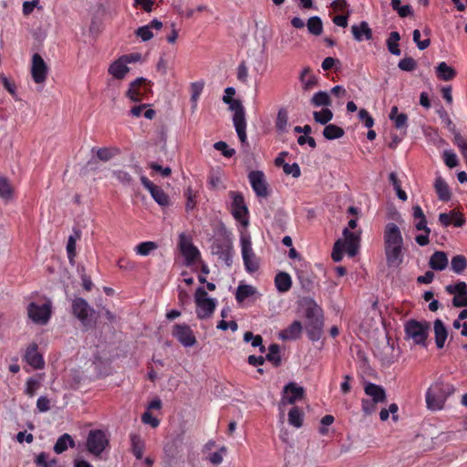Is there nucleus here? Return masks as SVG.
<instances>
[{
    "label": "nucleus",
    "mask_w": 467,
    "mask_h": 467,
    "mask_svg": "<svg viewBox=\"0 0 467 467\" xmlns=\"http://www.w3.org/2000/svg\"><path fill=\"white\" fill-rule=\"evenodd\" d=\"M361 233V230L351 232L348 228H345L343 230L344 240L338 239L334 244L332 259L335 262H340L343 258L344 249L350 257L355 256L359 249Z\"/></svg>",
    "instance_id": "obj_1"
},
{
    "label": "nucleus",
    "mask_w": 467,
    "mask_h": 467,
    "mask_svg": "<svg viewBox=\"0 0 467 467\" xmlns=\"http://www.w3.org/2000/svg\"><path fill=\"white\" fill-rule=\"evenodd\" d=\"M223 101L229 105L230 110L234 112L233 122L240 141L242 143H246L245 111L242 102L238 99H234L231 97H223Z\"/></svg>",
    "instance_id": "obj_2"
},
{
    "label": "nucleus",
    "mask_w": 467,
    "mask_h": 467,
    "mask_svg": "<svg viewBox=\"0 0 467 467\" xmlns=\"http://www.w3.org/2000/svg\"><path fill=\"white\" fill-rule=\"evenodd\" d=\"M306 329L308 337L312 341H317L321 337V332L324 325L323 312L321 307L318 306L315 302H312L311 306H309L306 309Z\"/></svg>",
    "instance_id": "obj_3"
},
{
    "label": "nucleus",
    "mask_w": 467,
    "mask_h": 467,
    "mask_svg": "<svg viewBox=\"0 0 467 467\" xmlns=\"http://www.w3.org/2000/svg\"><path fill=\"white\" fill-rule=\"evenodd\" d=\"M453 388L450 384L436 382L431 385L426 393V403L428 409H441L448 396L453 392Z\"/></svg>",
    "instance_id": "obj_4"
},
{
    "label": "nucleus",
    "mask_w": 467,
    "mask_h": 467,
    "mask_svg": "<svg viewBox=\"0 0 467 467\" xmlns=\"http://www.w3.org/2000/svg\"><path fill=\"white\" fill-rule=\"evenodd\" d=\"M241 254L246 272L253 274L258 271L260 266L259 258L256 256L249 234L243 233L240 236Z\"/></svg>",
    "instance_id": "obj_5"
},
{
    "label": "nucleus",
    "mask_w": 467,
    "mask_h": 467,
    "mask_svg": "<svg viewBox=\"0 0 467 467\" xmlns=\"http://www.w3.org/2000/svg\"><path fill=\"white\" fill-rule=\"evenodd\" d=\"M194 301L196 305V316L199 319L210 318L215 311L217 301L208 296L203 287H198L195 291Z\"/></svg>",
    "instance_id": "obj_6"
},
{
    "label": "nucleus",
    "mask_w": 467,
    "mask_h": 467,
    "mask_svg": "<svg viewBox=\"0 0 467 467\" xmlns=\"http://www.w3.org/2000/svg\"><path fill=\"white\" fill-rule=\"evenodd\" d=\"M406 338L410 339L416 345L425 346L430 326L427 322L409 320L405 324Z\"/></svg>",
    "instance_id": "obj_7"
},
{
    "label": "nucleus",
    "mask_w": 467,
    "mask_h": 467,
    "mask_svg": "<svg viewBox=\"0 0 467 467\" xmlns=\"http://www.w3.org/2000/svg\"><path fill=\"white\" fill-rule=\"evenodd\" d=\"M109 440L106 432L101 430H90L87 437V450L92 455L99 457L109 446Z\"/></svg>",
    "instance_id": "obj_8"
},
{
    "label": "nucleus",
    "mask_w": 467,
    "mask_h": 467,
    "mask_svg": "<svg viewBox=\"0 0 467 467\" xmlns=\"http://www.w3.org/2000/svg\"><path fill=\"white\" fill-rule=\"evenodd\" d=\"M229 196L232 199L231 213L234 218L238 221L243 226L246 227L249 223L248 208L244 202V196L239 192H229Z\"/></svg>",
    "instance_id": "obj_9"
},
{
    "label": "nucleus",
    "mask_w": 467,
    "mask_h": 467,
    "mask_svg": "<svg viewBox=\"0 0 467 467\" xmlns=\"http://www.w3.org/2000/svg\"><path fill=\"white\" fill-rule=\"evenodd\" d=\"M52 314V303L50 300H47L43 304H38L36 302H31L27 306V315L28 317L35 323L38 325H46Z\"/></svg>",
    "instance_id": "obj_10"
},
{
    "label": "nucleus",
    "mask_w": 467,
    "mask_h": 467,
    "mask_svg": "<svg viewBox=\"0 0 467 467\" xmlns=\"http://www.w3.org/2000/svg\"><path fill=\"white\" fill-rule=\"evenodd\" d=\"M212 254L217 255L227 266L233 264L234 246L229 239H216L211 246Z\"/></svg>",
    "instance_id": "obj_11"
},
{
    "label": "nucleus",
    "mask_w": 467,
    "mask_h": 467,
    "mask_svg": "<svg viewBox=\"0 0 467 467\" xmlns=\"http://www.w3.org/2000/svg\"><path fill=\"white\" fill-rule=\"evenodd\" d=\"M179 248L185 259L186 265H192L200 257L198 248L193 245L192 239L183 233L179 235Z\"/></svg>",
    "instance_id": "obj_12"
},
{
    "label": "nucleus",
    "mask_w": 467,
    "mask_h": 467,
    "mask_svg": "<svg viewBox=\"0 0 467 467\" xmlns=\"http://www.w3.org/2000/svg\"><path fill=\"white\" fill-rule=\"evenodd\" d=\"M172 336L184 347L192 348L196 343V337L190 327L186 324H176L173 326Z\"/></svg>",
    "instance_id": "obj_13"
},
{
    "label": "nucleus",
    "mask_w": 467,
    "mask_h": 467,
    "mask_svg": "<svg viewBox=\"0 0 467 467\" xmlns=\"http://www.w3.org/2000/svg\"><path fill=\"white\" fill-rule=\"evenodd\" d=\"M30 72L35 83L42 84L47 80L48 67L42 57L37 53L32 56Z\"/></svg>",
    "instance_id": "obj_14"
},
{
    "label": "nucleus",
    "mask_w": 467,
    "mask_h": 467,
    "mask_svg": "<svg viewBox=\"0 0 467 467\" xmlns=\"http://www.w3.org/2000/svg\"><path fill=\"white\" fill-rule=\"evenodd\" d=\"M448 294L453 295L452 305L456 307L467 306V284L463 281L448 285L445 287Z\"/></svg>",
    "instance_id": "obj_15"
},
{
    "label": "nucleus",
    "mask_w": 467,
    "mask_h": 467,
    "mask_svg": "<svg viewBox=\"0 0 467 467\" xmlns=\"http://www.w3.org/2000/svg\"><path fill=\"white\" fill-rule=\"evenodd\" d=\"M72 311L74 316L82 323L83 326H88L90 323L89 317L92 316L94 310L89 306L88 302L78 297L72 302Z\"/></svg>",
    "instance_id": "obj_16"
},
{
    "label": "nucleus",
    "mask_w": 467,
    "mask_h": 467,
    "mask_svg": "<svg viewBox=\"0 0 467 467\" xmlns=\"http://www.w3.org/2000/svg\"><path fill=\"white\" fill-rule=\"evenodd\" d=\"M248 179L256 196L265 198L269 195L267 183L263 171H253L248 174Z\"/></svg>",
    "instance_id": "obj_17"
},
{
    "label": "nucleus",
    "mask_w": 467,
    "mask_h": 467,
    "mask_svg": "<svg viewBox=\"0 0 467 467\" xmlns=\"http://www.w3.org/2000/svg\"><path fill=\"white\" fill-rule=\"evenodd\" d=\"M142 185L150 192L154 201L161 206H167L170 202L169 196L163 192L161 188L151 182L147 177L140 178Z\"/></svg>",
    "instance_id": "obj_18"
},
{
    "label": "nucleus",
    "mask_w": 467,
    "mask_h": 467,
    "mask_svg": "<svg viewBox=\"0 0 467 467\" xmlns=\"http://www.w3.org/2000/svg\"><path fill=\"white\" fill-rule=\"evenodd\" d=\"M146 78H138L130 84V88L126 92V96L133 102H140L144 99L146 93V88L143 87Z\"/></svg>",
    "instance_id": "obj_19"
},
{
    "label": "nucleus",
    "mask_w": 467,
    "mask_h": 467,
    "mask_svg": "<svg viewBox=\"0 0 467 467\" xmlns=\"http://www.w3.org/2000/svg\"><path fill=\"white\" fill-rule=\"evenodd\" d=\"M304 389L302 387L297 386L295 383L288 384L285 389L283 394V404L285 405H293L296 401L303 399L304 396Z\"/></svg>",
    "instance_id": "obj_20"
},
{
    "label": "nucleus",
    "mask_w": 467,
    "mask_h": 467,
    "mask_svg": "<svg viewBox=\"0 0 467 467\" xmlns=\"http://www.w3.org/2000/svg\"><path fill=\"white\" fill-rule=\"evenodd\" d=\"M385 246L403 245V239L399 227L389 223L386 225L384 232Z\"/></svg>",
    "instance_id": "obj_21"
},
{
    "label": "nucleus",
    "mask_w": 467,
    "mask_h": 467,
    "mask_svg": "<svg viewBox=\"0 0 467 467\" xmlns=\"http://www.w3.org/2000/svg\"><path fill=\"white\" fill-rule=\"evenodd\" d=\"M439 222L443 227L452 224L455 227H462L465 223L463 214L456 210L450 213H442L439 214Z\"/></svg>",
    "instance_id": "obj_22"
},
{
    "label": "nucleus",
    "mask_w": 467,
    "mask_h": 467,
    "mask_svg": "<svg viewBox=\"0 0 467 467\" xmlns=\"http://www.w3.org/2000/svg\"><path fill=\"white\" fill-rule=\"evenodd\" d=\"M26 362L36 369L44 367V359L42 355L37 351L36 344H31L26 350L24 357Z\"/></svg>",
    "instance_id": "obj_23"
},
{
    "label": "nucleus",
    "mask_w": 467,
    "mask_h": 467,
    "mask_svg": "<svg viewBox=\"0 0 467 467\" xmlns=\"http://www.w3.org/2000/svg\"><path fill=\"white\" fill-rule=\"evenodd\" d=\"M351 32L355 40L358 42H361L363 40H370L372 38V30L368 24L365 21L353 25L351 26Z\"/></svg>",
    "instance_id": "obj_24"
},
{
    "label": "nucleus",
    "mask_w": 467,
    "mask_h": 467,
    "mask_svg": "<svg viewBox=\"0 0 467 467\" xmlns=\"http://www.w3.org/2000/svg\"><path fill=\"white\" fill-rule=\"evenodd\" d=\"M109 73L116 79H123L130 71L126 62L119 57L109 67Z\"/></svg>",
    "instance_id": "obj_25"
},
{
    "label": "nucleus",
    "mask_w": 467,
    "mask_h": 467,
    "mask_svg": "<svg viewBox=\"0 0 467 467\" xmlns=\"http://www.w3.org/2000/svg\"><path fill=\"white\" fill-rule=\"evenodd\" d=\"M448 256L442 251L434 252L429 260V266L435 271H443L448 267Z\"/></svg>",
    "instance_id": "obj_26"
},
{
    "label": "nucleus",
    "mask_w": 467,
    "mask_h": 467,
    "mask_svg": "<svg viewBox=\"0 0 467 467\" xmlns=\"http://www.w3.org/2000/svg\"><path fill=\"white\" fill-rule=\"evenodd\" d=\"M389 266H399L402 262V245L385 246Z\"/></svg>",
    "instance_id": "obj_27"
},
{
    "label": "nucleus",
    "mask_w": 467,
    "mask_h": 467,
    "mask_svg": "<svg viewBox=\"0 0 467 467\" xmlns=\"http://www.w3.org/2000/svg\"><path fill=\"white\" fill-rule=\"evenodd\" d=\"M364 390L365 393L371 398L374 403L383 402L386 400L385 389L379 385L367 383Z\"/></svg>",
    "instance_id": "obj_28"
},
{
    "label": "nucleus",
    "mask_w": 467,
    "mask_h": 467,
    "mask_svg": "<svg viewBox=\"0 0 467 467\" xmlns=\"http://www.w3.org/2000/svg\"><path fill=\"white\" fill-rule=\"evenodd\" d=\"M299 80L304 90H311L317 85V78L312 74L310 67H306L302 69L299 75Z\"/></svg>",
    "instance_id": "obj_29"
},
{
    "label": "nucleus",
    "mask_w": 467,
    "mask_h": 467,
    "mask_svg": "<svg viewBox=\"0 0 467 467\" xmlns=\"http://www.w3.org/2000/svg\"><path fill=\"white\" fill-rule=\"evenodd\" d=\"M389 119L394 123L398 130H406L408 128V116L405 113H400L397 106H393L390 109Z\"/></svg>",
    "instance_id": "obj_30"
},
{
    "label": "nucleus",
    "mask_w": 467,
    "mask_h": 467,
    "mask_svg": "<svg viewBox=\"0 0 467 467\" xmlns=\"http://www.w3.org/2000/svg\"><path fill=\"white\" fill-rule=\"evenodd\" d=\"M302 333V325L299 321H294L288 327L280 332L279 337L284 340L297 339Z\"/></svg>",
    "instance_id": "obj_31"
},
{
    "label": "nucleus",
    "mask_w": 467,
    "mask_h": 467,
    "mask_svg": "<svg viewBox=\"0 0 467 467\" xmlns=\"http://www.w3.org/2000/svg\"><path fill=\"white\" fill-rule=\"evenodd\" d=\"M275 285L279 293H285L292 286V278L289 274L280 272L275 277Z\"/></svg>",
    "instance_id": "obj_32"
},
{
    "label": "nucleus",
    "mask_w": 467,
    "mask_h": 467,
    "mask_svg": "<svg viewBox=\"0 0 467 467\" xmlns=\"http://www.w3.org/2000/svg\"><path fill=\"white\" fill-rule=\"evenodd\" d=\"M434 334L437 348H442L448 337V332L445 326L440 319H437L434 322Z\"/></svg>",
    "instance_id": "obj_33"
},
{
    "label": "nucleus",
    "mask_w": 467,
    "mask_h": 467,
    "mask_svg": "<svg viewBox=\"0 0 467 467\" xmlns=\"http://www.w3.org/2000/svg\"><path fill=\"white\" fill-rule=\"evenodd\" d=\"M436 75L439 79L449 81L455 78L456 71L446 62H441L436 67Z\"/></svg>",
    "instance_id": "obj_34"
},
{
    "label": "nucleus",
    "mask_w": 467,
    "mask_h": 467,
    "mask_svg": "<svg viewBox=\"0 0 467 467\" xmlns=\"http://www.w3.org/2000/svg\"><path fill=\"white\" fill-rule=\"evenodd\" d=\"M130 443H131V451L136 459L140 460L143 456V451L145 449V443L141 440L140 436L136 433H131Z\"/></svg>",
    "instance_id": "obj_35"
},
{
    "label": "nucleus",
    "mask_w": 467,
    "mask_h": 467,
    "mask_svg": "<svg viewBox=\"0 0 467 467\" xmlns=\"http://www.w3.org/2000/svg\"><path fill=\"white\" fill-rule=\"evenodd\" d=\"M434 188L440 200L449 201L451 199V192L449 190L448 184L441 177L436 178Z\"/></svg>",
    "instance_id": "obj_36"
},
{
    "label": "nucleus",
    "mask_w": 467,
    "mask_h": 467,
    "mask_svg": "<svg viewBox=\"0 0 467 467\" xmlns=\"http://www.w3.org/2000/svg\"><path fill=\"white\" fill-rule=\"evenodd\" d=\"M68 446L74 447L75 442L69 434L65 433L57 439L54 445V451L60 454L67 451Z\"/></svg>",
    "instance_id": "obj_37"
},
{
    "label": "nucleus",
    "mask_w": 467,
    "mask_h": 467,
    "mask_svg": "<svg viewBox=\"0 0 467 467\" xmlns=\"http://www.w3.org/2000/svg\"><path fill=\"white\" fill-rule=\"evenodd\" d=\"M204 87L203 82H193L191 84V102L192 111L196 110L199 98Z\"/></svg>",
    "instance_id": "obj_38"
},
{
    "label": "nucleus",
    "mask_w": 467,
    "mask_h": 467,
    "mask_svg": "<svg viewBox=\"0 0 467 467\" xmlns=\"http://www.w3.org/2000/svg\"><path fill=\"white\" fill-rule=\"evenodd\" d=\"M13 187L5 177H0V198L6 202L13 198Z\"/></svg>",
    "instance_id": "obj_39"
},
{
    "label": "nucleus",
    "mask_w": 467,
    "mask_h": 467,
    "mask_svg": "<svg viewBox=\"0 0 467 467\" xmlns=\"http://www.w3.org/2000/svg\"><path fill=\"white\" fill-rule=\"evenodd\" d=\"M157 248H158V245L155 242L147 241V242H142V243H140L139 244H137L134 247V251L138 255L147 256L151 252L155 251Z\"/></svg>",
    "instance_id": "obj_40"
},
{
    "label": "nucleus",
    "mask_w": 467,
    "mask_h": 467,
    "mask_svg": "<svg viewBox=\"0 0 467 467\" xmlns=\"http://www.w3.org/2000/svg\"><path fill=\"white\" fill-rule=\"evenodd\" d=\"M467 267V259L464 255L458 254L451 258V268L455 274H462Z\"/></svg>",
    "instance_id": "obj_41"
},
{
    "label": "nucleus",
    "mask_w": 467,
    "mask_h": 467,
    "mask_svg": "<svg viewBox=\"0 0 467 467\" xmlns=\"http://www.w3.org/2000/svg\"><path fill=\"white\" fill-rule=\"evenodd\" d=\"M323 135L327 140H335L343 137L344 130L335 124H328L323 130Z\"/></svg>",
    "instance_id": "obj_42"
},
{
    "label": "nucleus",
    "mask_w": 467,
    "mask_h": 467,
    "mask_svg": "<svg viewBox=\"0 0 467 467\" xmlns=\"http://www.w3.org/2000/svg\"><path fill=\"white\" fill-rule=\"evenodd\" d=\"M288 126V112L285 109L282 108L278 110L275 128L279 132H285Z\"/></svg>",
    "instance_id": "obj_43"
},
{
    "label": "nucleus",
    "mask_w": 467,
    "mask_h": 467,
    "mask_svg": "<svg viewBox=\"0 0 467 467\" xmlns=\"http://www.w3.org/2000/svg\"><path fill=\"white\" fill-rule=\"evenodd\" d=\"M307 30L314 36H320L323 32V23L318 16H312L306 23Z\"/></svg>",
    "instance_id": "obj_44"
},
{
    "label": "nucleus",
    "mask_w": 467,
    "mask_h": 467,
    "mask_svg": "<svg viewBox=\"0 0 467 467\" xmlns=\"http://www.w3.org/2000/svg\"><path fill=\"white\" fill-rule=\"evenodd\" d=\"M311 103L315 107H327L331 105V99L327 92L318 91L313 95L311 99Z\"/></svg>",
    "instance_id": "obj_45"
},
{
    "label": "nucleus",
    "mask_w": 467,
    "mask_h": 467,
    "mask_svg": "<svg viewBox=\"0 0 467 467\" xmlns=\"http://www.w3.org/2000/svg\"><path fill=\"white\" fill-rule=\"evenodd\" d=\"M400 39V34L398 32L394 31L389 34V36L387 40V47H388L389 51L395 56L400 55V49L399 47Z\"/></svg>",
    "instance_id": "obj_46"
},
{
    "label": "nucleus",
    "mask_w": 467,
    "mask_h": 467,
    "mask_svg": "<svg viewBox=\"0 0 467 467\" xmlns=\"http://www.w3.org/2000/svg\"><path fill=\"white\" fill-rule=\"evenodd\" d=\"M80 238V232L74 231V234L70 235L67 239V253L70 262H73L76 256V243Z\"/></svg>",
    "instance_id": "obj_47"
},
{
    "label": "nucleus",
    "mask_w": 467,
    "mask_h": 467,
    "mask_svg": "<svg viewBox=\"0 0 467 467\" xmlns=\"http://www.w3.org/2000/svg\"><path fill=\"white\" fill-rule=\"evenodd\" d=\"M255 293V289L249 285H240L237 287L235 293V298L238 302L244 301L247 297L253 296Z\"/></svg>",
    "instance_id": "obj_48"
},
{
    "label": "nucleus",
    "mask_w": 467,
    "mask_h": 467,
    "mask_svg": "<svg viewBox=\"0 0 467 467\" xmlns=\"http://www.w3.org/2000/svg\"><path fill=\"white\" fill-rule=\"evenodd\" d=\"M266 359L272 362L275 366H279L281 362L280 348L277 344H272L268 348Z\"/></svg>",
    "instance_id": "obj_49"
},
{
    "label": "nucleus",
    "mask_w": 467,
    "mask_h": 467,
    "mask_svg": "<svg viewBox=\"0 0 467 467\" xmlns=\"http://www.w3.org/2000/svg\"><path fill=\"white\" fill-rule=\"evenodd\" d=\"M314 119L322 125H326L333 119V113L329 109H323L313 113Z\"/></svg>",
    "instance_id": "obj_50"
},
{
    "label": "nucleus",
    "mask_w": 467,
    "mask_h": 467,
    "mask_svg": "<svg viewBox=\"0 0 467 467\" xmlns=\"http://www.w3.org/2000/svg\"><path fill=\"white\" fill-rule=\"evenodd\" d=\"M304 416L303 410H289L288 422L296 428H300L303 425Z\"/></svg>",
    "instance_id": "obj_51"
},
{
    "label": "nucleus",
    "mask_w": 467,
    "mask_h": 467,
    "mask_svg": "<svg viewBox=\"0 0 467 467\" xmlns=\"http://www.w3.org/2000/svg\"><path fill=\"white\" fill-rule=\"evenodd\" d=\"M391 6L395 11L398 12L400 17H406L412 14L410 5H401L400 0H391Z\"/></svg>",
    "instance_id": "obj_52"
},
{
    "label": "nucleus",
    "mask_w": 467,
    "mask_h": 467,
    "mask_svg": "<svg viewBox=\"0 0 467 467\" xmlns=\"http://www.w3.org/2000/svg\"><path fill=\"white\" fill-rule=\"evenodd\" d=\"M186 197L185 208L187 211H192L196 206L197 192L192 187H188L184 192Z\"/></svg>",
    "instance_id": "obj_53"
},
{
    "label": "nucleus",
    "mask_w": 467,
    "mask_h": 467,
    "mask_svg": "<svg viewBox=\"0 0 467 467\" xmlns=\"http://www.w3.org/2000/svg\"><path fill=\"white\" fill-rule=\"evenodd\" d=\"M119 153L118 149H109V148H99L97 150V156L100 161H109L114 155Z\"/></svg>",
    "instance_id": "obj_54"
},
{
    "label": "nucleus",
    "mask_w": 467,
    "mask_h": 467,
    "mask_svg": "<svg viewBox=\"0 0 467 467\" xmlns=\"http://www.w3.org/2000/svg\"><path fill=\"white\" fill-rule=\"evenodd\" d=\"M226 447H221L217 451L210 453L207 457L208 461L213 465H219L223 460V455L226 453Z\"/></svg>",
    "instance_id": "obj_55"
},
{
    "label": "nucleus",
    "mask_w": 467,
    "mask_h": 467,
    "mask_svg": "<svg viewBox=\"0 0 467 467\" xmlns=\"http://www.w3.org/2000/svg\"><path fill=\"white\" fill-rule=\"evenodd\" d=\"M135 35H136V36L140 38L143 42L149 41L154 36L153 32L150 30V26H148L147 25L138 27L135 31Z\"/></svg>",
    "instance_id": "obj_56"
},
{
    "label": "nucleus",
    "mask_w": 467,
    "mask_h": 467,
    "mask_svg": "<svg viewBox=\"0 0 467 467\" xmlns=\"http://www.w3.org/2000/svg\"><path fill=\"white\" fill-rule=\"evenodd\" d=\"M213 148L222 152L224 157L231 158L235 154V150L229 148L224 141H217L213 144Z\"/></svg>",
    "instance_id": "obj_57"
},
{
    "label": "nucleus",
    "mask_w": 467,
    "mask_h": 467,
    "mask_svg": "<svg viewBox=\"0 0 467 467\" xmlns=\"http://www.w3.org/2000/svg\"><path fill=\"white\" fill-rule=\"evenodd\" d=\"M443 161L449 168H454L459 163L457 155L451 150L443 151Z\"/></svg>",
    "instance_id": "obj_58"
},
{
    "label": "nucleus",
    "mask_w": 467,
    "mask_h": 467,
    "mask_svg": "<svg viewBox=\"0 0 467 467\" xmlns=\"http://www.w3.org/2000/svg\"><path fill=\"white\" fill-rule=\"evenodd\" d=\"M417 63L412 57H405L400 60L398 67L400 69L407 72L413 71L416 68Z\"/></svg>",
    "instance_id": "obj_59"
},
{
    "label": "nucleus",
    "mask_w": 467,
    "mask_h": 467,
    "mask_svg": "<svg viewBox=\"0 0 467 467\" xmlns=\"http://www.w3.org/2000/svg\"><path fill=\"white\" fill-rule=\"evenodd\" d=\"M454 143L460 149L461 153L467 162V140L460 133L457 132L454 134Z\"/></svg>",
    "instance_id": "obj_60"
},
{
    "label": "nucleus",
    "mask_w": 467,
    "mask_h": 467,
    "mask_svg": "<svg viewBox=\"0 0 467 467\" xmlns=\"http://www.w3.org/2000/svg\"><path fill=\"white\" fill-rule=\"evenodd\" d=\"M141 421L144 424L150 425L152 428H156L160 424V420L153 416L150 410H145L141 416Z\"/></svg>",
    "instance_id": "obj_61"
},
{
    "label": "nucleus",
    "mask_w": 467,
    "mask_h": 467,
    "mask_svg": "<svg viewBox=\"0 0 467 467\" xmlns=\"http://www.w3.org/2000/svg\"><path fill=\"white\" fill-rule=\"evenodd\" d=\"M113 174L115 178L123 185H130L132 182L131 175L126 171L118 170L115 171Z\"/></svg>",
    "instance_id": "obj_62"
},
{
    "label": "nucleus",
    "mask_w": 467,
    "mask_h": 467,
    "mask_svg": "<svg viewBox=\"0 0 467 467\" xmlns=\"http://www.w3.org/2000/svg\"><path fill=\"white\" fill-rule=\"evenodd\" d=\"M35 8L42 9L39 5V0L25 1L22 7L23 15L26 16H29Z\"/></svg>",
    "instance_id": "obj_63"
},
{
    "label": "nucleus",
    "mask_w": 467,
    "mask_h": 467,
    "mask_svg": "<svg viewBox=\"0 0 467 467\" xmlns=\"http://www.w3.org/2000/svg\"><path fill=\"white\" fill-rule=\"evenodd\" d=\"M358 118L364 122L366 128L370 129L374 125V119L367 109H361L358 111Z\"/></svg>",
    "instance_id": "obj_64"
}]
</instances>
